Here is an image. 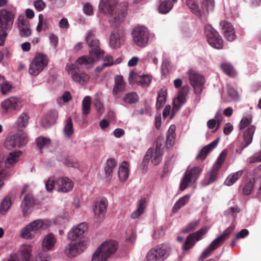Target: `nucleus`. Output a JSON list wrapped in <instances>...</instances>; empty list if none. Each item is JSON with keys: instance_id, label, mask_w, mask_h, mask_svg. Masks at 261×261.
<instances>
[{"instance_id": "nucleus-46", "label": "nucleus", "mask_w": 261, "mask_h": 261, "mask_svg": "<svg viewBox=\"0 0 261 261\" xmlns=\"http://www.w3.org/2000/svg\"><path fill=\"white\" fill-rule=\"evenodd\" d=\"M199 221L194 220L188 223L182 229L184 233H188L194 231L199 225Z\"/></svg>"}, {"instance_id": "nucleus-39", "label": "nucleus", "mask_w": 261, "mask_h": 261, "mask_svg": "<svg viewBox=\"0 0 261 261\" xmlns=\"http://www.w3.org/2000/svg\"><path fill=\"white\" fill-rule=\"evenodd\" d=\"M242 175V171H239L232 174L229 175L224 181L225 185L230 186L232 185Z\"/></svg>"}, {"instance_id": "nucleus-24", "label": "nucleus", "mask_w": 261, "mask_h": 261, "mask_svg": "<svg viewBox=\"0 0 261 261\" xmlns=\"http://www.w3.org/2000/svg\"><path fill=\"white\" fill-rule=\"evenodd\" d=\"M129 175L128 164L126 162H123L119 167L118 176L121 181L127 180Z\"/></svg>"}, {"instance_id": "nucleus-20", "label": "nucleus", "mask_w": 261, "mask_h": 261, "mask_svg": "<svg viewBox=\"0 0 261 261\" xmlns=\"http://www.w3.org/2000/svg\"><path fill=\"white\" fill-rule=\"evenodd\" d=\"M81 243H70L65 248V254L70 257H74L82 251Z\"/></svg>"}, {"instance_id": "nucleus-44", "label": "nucleus", "mask_w": 261, "mask_h": 261, "mask_svg": "<svg viewBox=\"0 0 261 261\" xmlns=\"http://www.w3.org/2000/svg\"><path fill=\"white\" fill-rule=\"evenodd\" d=\"M226 155L227 151L226 150H223L218 156L216 162L213 164V166L220 170L222 167V165L225 161Z\"/></svg>"}, {"instance_id": "nucleus-32", "label": "nucleus", "mask_w": 261, "mask_h": 261, "mask_svg": "<svg viewBox=\"0 0 261 261\" xmlns=\"http://www.w3.org/2000/svg\"><path fill=\"white\" fill-rule=\"evenodd\" d=\"M120 34L118 32H113L110 36V45L113 48H117L120 46Z\"/></svg>"}, {"instance_id": "nucleus-31", "label": "nucleus", "mask_w": 261, "mask_h": 261, "mask_svg": "<svg viewBox=\"0 0 261 261\" xmlns=\"http://www.w3.org/2000/svg\"><path fill=\"white\" fill-rule=\"evenodd\" d=\"M32 247L31 245L23 246L20 250L22 261H30L32 257Z\"/></svg>"}, {"instance_id": "nucleus-6", "label": "nucleus", "mask_w": 261, "mask_h": 261, "mask_svg": "<svg viewBox=\"0 0 261 261\" xmlns=\"http://www.w3.org/2000/svg\"><path fill=\"white\" fill-rule=\"evenodd\" d=\"M202 172V170L199 167H194L190 169H187L181 181L180 190H185L192 181L195 182L199 178Z\"/></svg>"}, {"instance_id": "nucleus-33", "label": "nucleus", "mask_w": 261, "mask_h": 261, "mask_svg": "<svg viewBox=\"0 0 261 261\" xmlns=\"http://www.w3.org/2000/svg\"><path fill=\"white\" fill-rule=\"evenodd\" d=\"M190 200V195H186L180 198L174 205L172 211L173 213H177L178 210L188 203Z\"/></svg>"}, {"instance_id": "nucleus-34", "label": "nucleus", "mask_w": 261, "mask_h": 261, "mask_svg": "<svg viewBox=\"0 0 261 261\" xmlns=\"http://www.w3.org/2000/svg\"><path fill=\"white\" fill-rule=\"evenodd\" d=\"M65 135L68 138H70L74 133L72 121L71 117L67 118L63 129Z\"/></svg>"}, {"instance_id": "nucleus-42", "label": "nucleus", "mask_w": 261, "mask_h": 261, "mask_svg": "<svg viewBox=\"0 0 261 261\" xmlns=\"http://www.w3.org/2000/svg\"><path fill=\"white\" fill-rule=\"evenodd\" d=\"M254 187V179H253L252 180L250 179L249 180L247 181L245 186H244L242 192L244 195H250Z\"/></svg>"}, {"instance_id": "nucleus-9", "label": "nucleus", "mask_w": 261, "mask_h": 261, "mask_svg": "<svg viewBox=\"0 0 261 261\" xmlns=\"http://www.w3.org/2000/svg\"><path fill=\"white\" fill-rule=\"evenodd\" d=\"M73 187V181L67 177L59 178L56 180L50 179V192L55 189L59 192L67 193L70 191Z\"/></svg>"}, {"instance_id": "nucleus-51", "label": "nucleus", "mask_w": 261, "mask_h": 261, "mask_svg": "<svg viewBox=\"0 0 261 261\" xmlns=\"http://www.w3.org/2000/svg\"><path fill=\"white\" fill-rule=\"evenodd\" d=\"M195 243V240L194 238L190 234L186 238V242L182 245V249L184 250H188L192 248Z\"/></svg>"}, {"instance_id": "nucleus-5", "label": "nucleus", "mask_w": 261, "mask_h": 261, "mask_svg": "<svg viewBox=\"0 0 261 261\" xmlns=\"http://www.w3.org/2000/svg\"><path fill=\"white\" fill-rule=\"evenodd\" d=\"M205 33L207 41L211 46L217 49L222 48L223 45L222 39L219 33L211 25L207 24L205 26Z\"/></svg>"}, {"instance_id": "nucleus-62", "label": "nucleus", "mask_w": 261, "mask_h": 261, "mask_svg": "<svg viewBox=\"0 0 261 261\" xmlns=\"http://www.w3.org/2000/svg\"><path fill=\"white\" fill-rule=\"evenodd\" d=\"M29 25V21L24 18L23 15H20L18 18V27H26Z\"/></svg>"}, {"instance_id": "nucleus-25", "label": "nucleus", "mask_w": 261, "mask_h": 261, "mask_svg": "<svg viewBox=\"0 0 261 261\" xmlns=\"http://www.w3.org/2000/svg\"><path fill=\"white\" fill-rule=\"evenodd\" d=\"M146 198H141L137 203V209L130 215L132 219H135L142 214L146 206Z\"/></svg>"}, {"instance_id": "nucleus-47", "label": "nucleus", "mask_w": 261, "mask_h": 261, "mask_svg": "<svg viewBox=\"0 0 261 261\" xmlns=\"http://www.w3.org/2000/svg\"><path fill=\"white\" fill-rule=\"evenodd\" d=\"M139 100V97L136 93L133 92L126 94L123 97V101L128 103H134Z\"/></svg>"}, {"instance_id": "nucleus-43", "label": "nucleus", "mask_w": 261, "mask_h": 261, "mask_svg": "<svg viewBox=\"0 0 261 261\" xmlns=\"http://www.w3.org/2000/svg\"><path fill=\"white\" fill-rule=\"evenodd\" d=\"M187 6L196 15L200 14L199 6L196 0H186Z\"/></svg>"}, {"instance_id": "nucleus-40", "label": "nucleus", "mask_w": 261, "mask_h": 261, "mask_svg": "<svg viewBox=\"0 0 261 261\" xmlns=\"http://www.w3.org/2000/svg\"><path fill=\"white\" fill-rule=\"evenodd\" d=\"M221 68L222 71L229 76H235L236 71L231 64L226 63H222Z\"/></svg>"}, {"instance_id": "nucleus-10", "label": "nucleus", "mask_w": 261, "mask_h": 261, "mask_svg": "<svg viewBox=\"0 0 261 261\" xmlns=\"http://www.w3.org/2000/svg\"><path fill=\"white\" fill-rule=\"evenodd\" d=\"M25 193H27L25 195L21 204V207L24 216H27L31 213L35 202L32 191L28 185H25L21 191V195Z\"/></svg>"}, {"instance_id": "nucleus-2", "label": "nucleus", "mask_w": 261, "mask_h": 261, "mask_svg": "<svg viewBox=\"0 0 261 261\" xmlns=\"http://www.w3.org/2000/svg\"><path fill=\"white\" fill-rule=\"evenodd\" d=\"M99 10L100 12L109 15V21L114 28H117L125 16V11H120L110 0H100Z\"/></svg>"}, {"instance_id": "nucleus-14", "label": "nucleus", "mask_w": 261, "mask_h": 261, "mask_svg": "<svg viewBox=\"0 0 261 261\" xmlns=\"http://www.w3.org/2000/svg\"><path fill=\"white\" fill-rule=\"evenodd\" d=\"M118 247V243L115 240H111L104 242L97 248H100L101 252L109 258L116 252Z\"/></svg>"}, {"instance_id": "nucleus-11", "label": "nucleus", "mask_w": 261, "mask_h": 261, "mask_svg": "<svg viewBox=\"0 0 261 261\" xmlns=\"http://www.w3.org/2000/svg\"><path fill=\"white\" fill-rule=\"evenodd\" d=\"M87 42L91 48V49L89 50L90 56L88 57L93 58L94 60L95 59L99 60L103 58L104 51L101 50L99 47L98 40L96 39H93L91 36L89 34L87 38Z\"/></svg>"}, {"instance_id": "nucleus-28", "label": "nucleus", "mask_w": 261, "mask_h": 261, "mask_svg": "<svg viewBox=\"0 0 261 261\" xmlns=\"http://www.w3.org/2000/svg\"><path fill=\"white\" fill-rule=\"evenodd\" d=\"M116 162L112 159H109L105 168V174L107 178H111L113 174V170L116 168Z\"/></svg>"}, {"instance_id": "nucleus-38", "label": "nucleus", "mask_w": 261, "mask_h": 261, "mask_svg": "<svg viewBox=\"0 0 261 261\" xmlns=\"http://www.w3.org/2000/svg\"><path fill=\"white\" fill-rule=\"evenodd\" d=\"M11 206V200L9 197H5L1 202L0 205V214L4 215Z\"/></svg>"}, {"instance_id": "nucleus-19", "label": "nucleus", "mask_w": 261, "mask_h": 261, "mask_svg": "<svg viewBox=\"0 0 261 261\" xmlns=\"http://www.w3.org/2000/svg\"><path fill=\"white\" fill-rule=\"evenodd\" d=\"M3 109L6 111L9 110H16L21 107L19 100L15 97H10L4 100L1 104Z\"/></svg>"}, {"instance_id": "nucleus-49", "label": "nucleus", "mask_w": 261, "mask_h": 261, "mask_svg": "<svg viewBox=\"0 0 261 261\" xmlns=\"http://www.w3.org/2000/svg\"><path fill=\"white\" fill-rule=\"evenodd\" d=\"M186 102V97L178 94L177 97L173 102V110L178 111Z\"/></svg>"}, {"instance_id": "nucleus-54", "label": "nucleus", "mask_w": 261, "mask_h": 261, "mask_svg": "<svg viewBox=\"0 0 261 261\" xmlns=\"http://www.w3.org/2000/svg\"><path fill=\"white\" fill-rule=\"evenodd\" d=\"M48 29L46 21L44 20V17L42 14L39 15V23L37 27L38 32H41L42 30H46Z\"/></svg>"}, {"instance_id": "nucleus-35", "label": "nucleus", "mask_w": 261, "mask_h": 261, "mask_svg": "<svg viewBox=\"0 0 261 261\" xmlns=\"http://www.w3.org/2000/svg\"><path fill=\"white\" fill-rule=\"evenodd\" d=\"M42 227L44 229L47 227V225H45L42 219L35 220L28 225V228H30L32 231H36Z\"/></svg>"}, {"instance_id": "nucleus-12", "label": "nucleus", "mask_w": 261, "mask_h": 261, "mask_svg": "<svg viewBox=\"0 0 261 261\" xmlns=\"http://www.w3.org/2000/svg\"><path fill=\"white\" fill-rule=\"evenodd\" d=\"M107 205L108 201L106 198H101L95 201L93 211L97 222H101L104 219Z\"/></svg>"}, {"instance_id": "nucleus-21", "label": "nucleus", "mask_w": 261, "mask_h": 261, "mask_svg": "<svg viewBox=\"0 0 261 261\" xmlns=\"http://www.w3.org/2000/svg\"><path fill=\"white\" fill-rule=\"evenodd\" d=\"M255 130V127L254 125L249 126L244 133V143L241 144L242 149L249 145L252 141L254 133Z\"/></svg>"}, {"instance_id": "nucleus-36", "label": "nucleus", "mask_w": 261, "mask_h": 261, "mask_svg": "<svg viewBox=\"0 0 261 261\" xmlns=\"http://www.w3.org/2000/svg\"><path fill=\"white\" fill-rule=\"evenodd\" d=\"M173 6V4L170 0L164 1L159 6V12L162 14H166L171 10Z\"/></svg>"}, {"instance_id": "nucleus-27", "label": "nucleus", "mask_w": 261, "mask_h": 261, "mask_svg": "<svg viewBox=\"0 0 261 261\" xmlns=\"http://www.w3.org/2000/svg\"><path fill=\"white\" fill-rule=\"evenodd\" d=\"M167 97L166 89H162L159 92L156 102V108L159 110L164 106Z\"/></svg>"}, {"instance_id": "nucleus-63", "label": "nucleus", "mask_w": 261, "mask_h": 261, "mask_svg": "<svg viewBox=\"0 0 261 261\" xmlns=\"http://www.w3.org/2000/svg\"><path fill=\"white\" fill-rule=\"evenodd\" d=\"M31 231H32L31 230L30 228H28V225L24 228L22 229L21 232V236L26 239H32V236L31 233Z\"/></svg>"}, {"instance_id": "nucleus-64", "label": "nucleus", "mask_w": 261, "mask_h": 261, "mask_svg": "<svg viewBox=\"0 0 261 261\" xmlns=\"http://www.w3.org/2000/svg\"><path fill=\"white\" fill-rule=\"evenodd\" d=\"M261 162V151L256 152L249 159L250 163H254Z\"/></svg>"}, {"instance_id": "nucleus-22", "label": "nucleus", "mask_w": 261, "mask_h": 261, "mask_svg": "<svg viewBox=\"0 0 261 261\" xmlns=\"http://www.w3.org/2000/svg\"><path fill=\"white\" fill-rule=\"evenodd\" d=\"M21 151H14L9 153L5 160V165L7 168H10L15 164L18 160V158L21 155Z\"/></svg>"}, {"instance_id": "nucleus-52", "label": "nucleus", "mask_w": 261, "mask_h": 261, "mask_svg": "<svg viewBox=\"0 0 261 261\" xmlns=\"http://www.w3.org/2000/svg\"><path fill=\"white\" fill-rule=\"evenodd\" d=\"M100 248H97L92 258V261H106L108 258L101 252Z\"/></svg>"}, {"instance_id": "nucleus-4", "label": "nucleus", "mask_w": 261, "mask_h": 261, "mask_svg": "<svg viewBox=\"0 0 261 261\" xmlns=\"http://www.w3.org/2000/svg\"><path fill=\"white\" fill-rule=\"evenodd\" d=\"M47 65V56L42 53H37L30 65L29 72L32 75H37Z\"/></svg>"}, {"instance_id": "nucleus-60", "label": "nucleus", "mask_w": 261, "mask_h": 261, "mask_svg": "<svg viewBox=\"0 0 261 261\" xmlns=\"http://www.w3.org/2000/svg\"><path fill=\"white\" fill-rule=\"evenodd\" d=\"M151 82V78L149 76L145 75L140 77L139 83L142 87H146L149 85Z\"/></svg>"}, {"instance_id": "nucleus-48", "label": "nucleus", "mask_w": 261, "mask_h": 261, "mask_svg": "<svg viewBox=\"0 0 261 261\" xmlns=\"http://www.w3.org/2000/svg\"><path fill=\"white\" fill-rule=\"evenodd\" d=\"M4 145L8 150H11L14 148L17 147V144L12 135L6 138Z\"/></svg>"}, {"instance_id": "nucleus-53", "label": "nucleus", "mask_w": 261, "mask_h": 261, "mask_svg": "<svg viewBox=\"0 0 261 261\" xmlns=\"http://www.w3.org/2000/svg\"><path fill=\"white\" fill-rule=\"evenodd\" d=\"M49 143V139L43 137H39L37 139V146L40 151L42 152V150L45 147L48 146Z\"/></svg>"}, {"instance_id": "nucleus-15", "label": "nucleus", "mask_w": 261, "mask_h": 261, "mask_svg": "<svg viewBox=\"0 0 261 261\" xmlns=\"http://www.w3.org/2000/svg\"><path fill=\"white\" fill-rule=\"evenodd\" d=\"M220 169L212 166L211 169L205 174L204 177L201 181L202 186L206 187L215 182L219 178Z\"/></svg>"}, {"instance_id": "nucleus-13", "label": "nucleus", "mask_w": 261, "mask_h": 261, "mask_svg": "<svg viewBox=\"0 0 261 261\" xmlns=\"http://www.w3.org/2000/svg\"><path fill=\"white\" fill-rule=\"evenodd\" d=\"M189 80L195 93L197 94H200L205 82L204 76L196 73H191L189 74Z\"/></svg>"}, {"instance_id": "nucleus-59", "label": "nucleus", "mask_w": 261, "mask_h": 261, "mask_svg": "<svg viewBox=\"0 0 261 261\" xmlns=\"http://www.w3.org/2000/svg\"><path fill=\"white\" fill-rule=\"evenodd\" d=\"M251 117H243L239 124L240 129L241 130L244 129L246 127L248 126L251 123Z\"/></svg>"}, {"instance_id": "nucleus-41", "label": "nucleus", "mask_w": 261, "mask_h": 261, "mask_svg": "<svg viewBox=\"0 0 261 261\" xmlns=\"http://www.w3.org/2000/svg\"><path fill=\"white\" fill-rule=\"evenodd\" d=\"M91 100L89 96H86L82 101V111L84 115H88L90 111Z\"/></svg>"}, {"instance_id": "nucleus-23", "label": "nucleus", "mask_w": 261, "mask_h": 261, "mask_svg": "<svg viewBox=\"0 0 261 261\" xmlns=\"http://www.w3.org/2000/svg\"><path fill=\"white\" fill-rule=\"evenodd\" d=\"M17 144V147H21L25 145L28 142L27 134L21 130H18V132L12 135Z\"/></svg>"}, {"instance_id": "nucleus-61", "label": "nucleus", "mask_w": 261, "mask_h": 261, "mask_svg": "<svg viewBox=\"0 0 261 261\" xmlns=\"http://www.w3.org/2000/svg\"><path fill=\"white\" fill-rule=\"evenodd\" d=\"M94 106L98 113L102 114L104 112V107L101 100L99 98L95 99Z\"/></svg>"}, {"instance_id": "nucleus-7", "label": "nucleus", "mask_w": 261, "mask_h": 261, "mask_svg": "<svg viewBox=\"0 0 261 261\" xmlns=\"http://www.w3.org/2000/svg\"><path fill=\"white\" fill-rule=\"evenodd\" d=\"M169 255V249L167 247L157 246L148 251L146 259L147 261H164Z\"/></svg>"}, {"instance_id": "nucleus-8", "label": "nucleus", "mask_w": 261, "mask_h": 261, "mask_svg": "<svg viewBox=\"0 0 261 261\" xmlns=\"http://www.w3.org/2000/svg\"><path fill=\"white\" fill-rule=\"evenodd\" d=\"M132 34L133 41L137 46H146L149 39V32L146 28L143 27L135 28Z\"/></svg>"}, {"instance_id": "nucleus-18", "label": "nucleus", "mask_w": 261, "mask_h": 261, "mask_svg": "<svg viewBox=\"0 0 261 261\" xmlns=\"http://www.w3.org/2000/svg\"><path fill=\"white\" fill-rule=\"evenodd\" d=\"M225 37L229 41L235 39V32L232 24L226 21H222L220 23Z\"/></svg>"}, {"instance_id": "nucleus-26", "label": "nucleus", "mask_w": 261, "mask_h": 261, "mask_svg": "<svg viewBox=\"0 0 261 261\" xmlns=\"http://www.w3.org/2000/svg\"><path fill=\"white\" fill-rule=\"evenodd\" d=\"M124 89V82L121 76L117 75L115 78V85L113 89V94H117L123 91Z\"/></svg>"}, {"instance_id": "nucleus-30", "label": "nucleus", "mask_w": 261, "mask_h": 261, "mask_svg": "<svg viewBox=\"0 0 261 261\" xmlns=\"http://www.w3.org/2000/svg\"><path fill=\"white\" fill-rule=\"evenodd\" d=\"M29 116L26 113H22L16 121V125L18 130L25 128L28 124Z\"/></svg>"}, {"instance_id": "nucleus-56", "label": "nucleus", "mask_w": 261, "mask_h": 261, "mask_svg": "<svg viewBox=\"0 0 261 261\" xmlns=\"http://www.w3.org/2000/svg\"><path fill=\"white\" fill-rule=\"evenodd\" d=\"M214 8V0H203L201 3V8L205 9L206 12L213 10Z\"/></svg>"}, {"instance_id": "nucleus-1", "label": "nucleus", "mask_w": 261, "mask_h": 261, "mask_svg": "<svg viewBox=\"0 0 261 261\" xmlns=\"http://www.w3.org/2000/svg\"><path fill=\"white\" fill-rule=\"evenodd\" d=\"M94 62L93 58L88 57V56H83L79 58L74 64L67 65L66 68L68 72L71 74L72 79L81 85L86 84L89 80V76L84 72H80V66L85 65L88 68V66Z\"/></svg>"}, {"instance_id": "nucleus-3", "label": "nucleus", "mask_w": 261, "mask_h": 261, "mask_svg": "<svg viewBox=\"0 0 261 261\" xmlns=\"http://www.w3.org/2000/svg\"><path fill=\"white\" fill-rule=\"evenodd\" d=\"M15 15L6 9L0 10V46H4L6 38L13 26Z\"/></svg>"}, {"instance_id": "nucleus-58", "label": "nucleus", "mask_w": 261, "mask_h": 261, "mask_svg": "<svg viewBox=\"0 0 261 261\" xmlns=\"http://www.w3.org/2000/svg\"><path fill=\"white\" fill-rule=\"evenodd\" d=\"M224 241L220 237L215 239L208 246L213 251L219 247Z\"/></svg>"}, {"instance_id": "nucleus-37", "label": "nucleus", "mask_w": 261, "mask_h": 261, "mask_svg": "<svg viewBox=\"0 0 261 261\" xmlns=\"http://www.w3.org/2000/svg\"><path fill=\"white\" fill-rule=\"evenodd\" d=\"M162 155L163 150L158 145H156L155 151V152L153 151L152 156H151V158H152V163L155 166L159 165L162 161Z\"/></svg>"}, {"instance_id": "nucleus-45", "label": "nucleus", "mask_w": 261, "mask_h": 261, "mask_svg": "<svg viewBox=\"0 0 261 261\" xmlns=\"http://www.w3.org/2000/svg\"><path fill=\"white\" fill-rule=\"evenodd\" d=\"M226 155L227 151L226 150H223L218 156L216 162L213 164V166L220 170L222 167V165L225 161Z\"/></svg>"}, {"instance_id": "nucleus-55", "label": "nucleus", "mask_w": 261, "mask_h": 261, "mask_svg": "<svg viewBox=\"0 0 261 261\" xmlns=\"http://www.w3.org/2000/svg\"><path fill=\"white\" fill-rule=\"evenodd\" d=\"M153 153V149L152 148H149L147 150L146 154L144 157L142 162V168L144 170H146L147 168V166L149 160L151 158V156H152V154Z\"/></svg>"}, {"instance_id": "nucleus-29", "label": "nucleus", "mask_w": 261, "mask_h": 261, "mask_svg": "<svg viewBox=\"0 0 261 261\" xmlns=\"http://www.w3.org/2000/svg\"><path fill=\"white\" fill-rule=\"evenodd\" d=\"M175 126L171 125L166 134V144L169 147H171L174 143L176 134L175 133Z\"/></svg>"}, {"instance_id": "nucleus-57", "label": "nucleus", "mask_w": 261, "mask_h": 261, "mask_svg": "<svg viewBox=\"0 0 261 261\" xmlns=\"http://www.w3.org/2000/svg\"><path fill=\"white\" fill-rule=\"evenodd\" d=\"M19 33L22 37H28L31 36L32 31L28 27L18 28Z\"/></svg>"}, {"instance_id": "nucleus-17", "label": "nucleus", "mask_w": 261, "mask_h": 261, "mask_svg": "<svg viewBox=\"0 0 261 261\" xmlns=\"http://www.w3.org/2000/svg\"><path fill=\"white\" fill-rule=\"evenodd\" d=\"M87 229L88 226L86 223H81L68 232V237L70 240H76L77 238L83 235Z\"/></svg>"}, {"instance_id": "nucleus-16", "label": "nucleus", "mask_w": 261, "mask_h": 261, "mask_svg": "<svg viewBox=\"0 0 261 261\" xmlns=\"http://www.w3.org/2000/svg\"><path fill=\"white\" fill-rule=\"evenodd\" d=\"M220 138H218L208 145L204 146L197 155V159L203 161L207 154L212 151L218 145Z\"/></svg>"}, {"instance_id": "nucleus-50", "label": "nucleus", "mask_w": 261, "mask_h": 261, "mask_svg": "<svg viewBox=\"0 0 261 261\" xmlns=\"http://www.w3.org/2000/svg\"><path fill=\"white\" fill-rule=\"evenodd\" d=\"M207 232V228L206 227H202L196 232L190 233L196 241H199L202 239L203 236Z\"/></svg>"}]
</instances>
